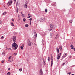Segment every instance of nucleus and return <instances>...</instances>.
<instances>
[{"instance_id": "15", "label": "nucleus", "mask_w": 75, "mask_h": 75, "mask_svg": "<svg viewBox=\"0 0 75 75\" xmlns=\"http://www.w3.org/2000/svg\"><path fill=\"white\" fill-rule=\"evenodd\" d=\"M62 54H61V53H59L57 55H58V56H59V57H61V55H62Z\"/></svg>"}, {"instance_id": "35", "label": "nucleus", "mask_w": 75, "mask_h": 75, "mask_svg": "<svg viewBox=\"0 0 75 75\" xmlns=\"http://www.w3.org/2000/svg\"><path fill=\"white\" fill-rule=\"evenodd\" d=\"M60 58V56H58L57 57V59H59Z\"/></svg>"}, {"instance_id": "50", "label": "nucleus", "mask_w": 75, "mask_h": 75, "mask_svg": "<svg viewBox=\"0 0 75 75\" xmlns=\"http://www.w3.org/2000/svg\"><path fill=\"white\" fill-rule=\"evenodd\" d=\"M8 70H10V68H8Z\"/></svg>"}, {"instance_id": "41", "label": "nucleus", "mask_w": 75, "mask_h": 75, "mask_svg": "<svg viewBox=\"0 0 75 75\" xmlns=\"http://www.w3.org/2000/svg\"><path fill=\"white\" fill-rule=\"evenodd\" d=\"M18 18H20V15H18Z\"/></svg>"}, {"instance_id": "1", "label": "nucleus", "mask_w": 75, "mask_h": 75, "mask_svg": "<svg viewBox=\"0 0 75 75\" xmlns=\"http://www.w3.org/2000/svg\"><path fill=\"white\" fill-rule=\"evenodd\" d=\"M15 42H14L12 45V48L14 50H16L18 48V45Z\"/></svg>"}, {"instance_id": "20", "label": "nucleus", "mask_w": 75, "mask_h": 75, "mask_svg": "<svg viewBox=\"0 0 75 75\" xmlns=\"http://www.w3.org/2000/svg\"><path fill=\"white\" fill-rule=\"evenodd\" d=\"M42 20H43V21H44L45 20V17H43L42 18Z\"/></svg>"}, {"instance_id": "22", "label": "nucleus", "mask_w": 75, "mask_h": 75, "mask_svg": "<svg viewBox=\"0 0 75 75\" xmlns=\"http://www.w3.org/2000/svg\"><path fill=\"white\" fill-rule=\"evenodd\" d=\"M25 27H28V24L25 25Z\"/></svg>"}, {"instance_id": "14", "label": "nucleus", "mask_w": 75, "mask_h": 75, "mask_svg": "<svg viewBox=\"0 0 75 75\" xmlns=\"http://www.w3.org/2000/svg\"><path fill=\"white\" fill-rule=\"evenodd\" d=\"M53 61H51V67H52V65L53 64Z\"/></svg>"}, {"instance_id": "46", "label": "nucleus", "mask_w": 75, "mask_h": 75, "mask_svg": "<svg viewBox=\"0 0 75 75\" xmlns=\"http://www.w3.org/2000/svg\"><path fill=\"white\" fill-rule=\"evenodd\" d=\"M73 49L74 51H75V48H74V47Z\"/></svg>"}, {"instance_id": "2", "label": "nucleus", "mask_w": 75, "mask_h": 75, "mask_svg": "<svg viewBox=\"0 0 75 75\" xmlns=\"http://www.w3.org/2000/svg\"><path fill=\"white\" fill-rule=\"evenodd\" d=\"M12 3H13V2H12V1L10 0L8 1V3H7V4L8 5L9 4V5H10V6H11Z\"/></svg>"}, {"instance_id": "36", "label": "nucleus", "mask_w": 75, "mask_h": 75, "mask_svg": "<svg viewBox=\"0 0 75 75\" xmlns=\"http://www.w3.org/2000/svg\"><path fill=\"white\" fill-rule=\"evenodd\" d=\"M17 13H18V8H17V9L16 10Z\"/></svg>"}, {"instance_id": "4", "label": "nucleus", "mask_w": 75, "mask_h": 75, "mask_svg": "<svg viewBox=\"0 0 75 75\" xmlns=\"http://www.w3.org/2000/svg\"><path fill=\"white\" fill-rule=\"evenodd\" d=\"M8 61H10V62H11V61H13V58H10V57H9L8 58Z\"/></svg>"}, {"instance_id": "26", "label": "nucleus", "mask_w": 75, "mask_h": 75, "mask_svg": "<svg viewBox=\"0 0 75 75\" xmlns=\"http://www.w3.org/2000/svg\"><path fill=\"white\" fill-rule=\"evenodd\" d=\"M6 12H4V13L3 14V16H4V15H5L6 14Z\"/></svg>"}, {"instance_id": "21", "label": "nucleus", "mask_w": 75, "mask_h": 75, "mask_svg": "<svg viewBox=\"0 0 75 75\" xmlns=\"http://www.w3.org/2000/svg\"><path fill=\"white\" fill-rule=\"evenodd\" d=\"M26 21V19L25 18H24L23 19V21L24 22H25V21Z\"/></svg>"}, {"instance_id": "23", "label": "nucleus", "mask_w": 75, "mask_h": 75, "mask_svg": "<svg viewBox=\"0 0 75 75\" xmlns=\"http://www.w3.org/2000/svg\"><path fill=\"white\" fill-rule=\"evenodd\" d=\"M65 57V56H63L62 57V59L61 60H62L63 59H64V57Z\"/></svg>"}, {"instance_id": "38", "label": "nucleus", "mask_w": 75, "mask_h": 75, "mask_svg": "<svg viewBox=\"0 0 75 75\" xmlns=\"http://www.w3.org/2000/svg\"><path fill=\"white\" fill-rule=\"evenodd\" d=\"M52 28H51L49 30V31H52Z\"/></svg>"}, {"instance_id": "17", "label": "nucleus", "mask_w": 75, "mask_h": 75, "mask_svg": "<svg viewBox=\"0 0 75 75\" xmlns=\"http://www.w3.org/2000/svg\"><path fill=\"white\" fill-rule=\"evenodd\" d=\"M21 16H22L23 17H25V15L24 14H22Z\"/></svg>"}, {"instance_id": "3", "label": "nucleus", "mask_w": 75, "mask_h": 75, "mask_svg": "<svg viewBox=\"0 0 75 75\" xmlns=\"http://www.w3.org/2000/svg\"><path fill=\"white\" fill-rule=\"evenodd\" d=\"M40 75H42L43 74V72H42V69H40Z\"/></svg>"}, {"instance_id": "18", "label": "nucleus", "mask_w": 75, "mask_h": 75, "mask_svg": "<svg viewBox=\"0 0 75 75\" xmlns=\"http://www.w3.org/2000/svg\"><path fill=\"white\" fill-rule=\"evenodd\" d=\"M5 53L6 52H4L2 53V54L4 55V56L6 55V54H5Z\"/></svg>"}, {"instance_id": "25", "label": "nucleus", "mask_w": 75, "mask_h": 75, "mask_svg": "<svg viewBox=\"0 0 75 75\" xmlns=\"http://www.w3.org/2000/svg\"><path fill=\"white\" fill-rule=\"evenodd\" d=\"M11 26H14V23H11Z\"/></svg>"}, {"instance_id": "11", "label": "nucleus", "mask_w": 75, "mask_h": 75, "mask_svg": "<svg viewBox=\"0 0 75 75\" xmlns=\"http://www.w3.org/2000/svg\"><path fill=\"white\" fill-rule=\"evenodd\" d=\"M18 2H19V0H17V3H16V6H18Z\"/></svg>"}, {"instance_id": "53", "label": "nucleus", "mask_w": 75, "mask_h": 75, "mask_svg": "<svg viewBox=\"0 0 75 75\" xmlns=\"http://www.w3.org/2000/svg\"><path fill=\"white\" fill-rule=\"evenodd\" d=\"M31 21H30V25H31Z\"/></svg>"}, {"instance_id": "7", "label": "nucleus", "mask_w": 75, "mask_h": 75, "mask_svg": "<svg viewBox=\"0 0 75 75\" xmlns=\"http://www.w3.org/2000/svg\"><path fill=\"white\" fill-rule=\"evenodd\" d=\"M28 44L29 46H31V42H30V40L29 39L28 40Z\"/></svg>"}, {"instance_id": "24", "label": "nucleus", "mask_w": 75, "mask_h": 75, "mask_svg": "<svg viewBox=\"0 0 75 75\" xmlns=\"http://www.w3.org/2000/svg\"><path fill=\"white\" fill-rule=\"evenodd\" d=\"M11 74V73L10 72H8L7 74V75H10Z\"/></svg>"}, {"instance_id": "39", "label": "nucleus", "mask_w": 75, "mask_h": 75, "mask_svg": "<svg viewBox=\"0 0 75 75\" xmlns=\"http://www.w3.org/2000/svg\"><path fill=\"white\" fill-rule=\"evenodd\" d=\"M12 21H14V19L12 18Z\"/></svg>"}, {"instance_id": "62", "label": "nucleus", "mask_w": 75, "mask_h": 75, "mask_svg": "<svg viewBox=\"0 0 75 75\" xmlns=\"http://www.w3.org/2000/svg\"><path fill=\"white\" fill-rule=\"evenodd\" d=\"M11 41H12V40H11L10 42H11Z\"/></svg>"}, {"instance_id": "32", "label": "nucleus", "mask_w": 75, "mask_h": 75, "mask_svg": "<svg viewBox=\"0 0 75 75\" xmlns=\"http://www.w3.org/2000/svg\"><path fill=\"white\" fill-rule=\"evenodd\" d=\"M47 11H48V10H47V9H45V12H46V13H47Z\"/></svg>"}, {"instance_id": "54", "label": "nucleus", "mask_w": 75, "mask_h": 75, "mask_svg": "<svg viewBox=\"0 0 75 75\" xmlns=\"http://www.w3.org/2000/svg\"><path fill=\"white\" fill-rule=\"evenodd\" d=\"M23 47H24V45H23Z\"/></svg>"}, {"instance_id": "16", "label": "nucleus", "mask_w": 75, "mask_h": 75, "mask_svg": "<svg viewBox=\"0 0 75 75\" xmlns=\"http://www.w3.org/2000/svg\"><path fill=\"white\" fill-rule=\"evenodd\" d=\"M67 53H64V56L65 57H66L67 56Z\"/></svg>"}, {"instance_id": "49", "label": "nucleus", "mask_w": 75, "mask_h": 75, "mask_svg": "<svg viewBox=\"0 0 75 75\" xmlns=\"http://www.w3.org/2000/svg\"><path fill=\"white\" fill-rule=\"evenodd\" d=\"M62 65H63V66H64V65H65V63H64Z\"/></svg>"}, {"instance_id": "28", "label": "nucleus", "mask_w": 75, "mask_h": 75, "mask_svg": "<svg viewBox=\"0 0 75 75\" xmlns=\"http://www.w3.org/2000/svg\"><path fill=\"white\" fill-rule=\"evenodd\" d=\"M48 60L49 62H50V57H48Z\"/></svg>"}, {"instance_id": "61", "label": "nucleus", "mask_w": 75, "mask_h": 75, "mask_svg": "<svg viewBox=\"0 0 75 75\" xmlns=\"http://www.w3.org/2000/svg\"><path fill=\"white\" fill-rule=\"evenodd\" d=\"M50 55H51V56H52V54H51Z\"/></svg>"}, {"instance_id": "56", "label": "nucleus", "mask_w": 75, "mask_h": 75, "mask_svg": "<svg viewBox=\"0 0 75 75\" xmlns=\"http://www.w3.org/2000/svg\"><path fill=\"white\" fill-rule=\"evenodd\" d=\"M21 14H23V12H21Z\"/></svg>"}, {"instance_id": "5", "label": "nucleus", "mask_w": 75, "mask_h": 75, "mask_svg": "<svg viewBox=\"0 0 75 75\" xmlns=\"http://www.w3.org/2000/svg\"><path fill=\"white\" fill-rule=\"evenodd\" d=\"M59 48L60 50V51L62 52L63 51L62 47L61 46H59Z\"/></svg>"}, {"instance_id": "45", "label": "nucleus", "mask_w": 75, "mask_h": 75, "mask_svg": "<svg viewBox=\"0 0 75 75\" xmlns=\"http://www.w3.org/2000/svg\"><path fill=\"white\" fill-rule=\"evenodd\" d=\"M9 58H13V57H12L11 56H10Z\"/></svg>"}, {"instance_id": "42", "label": "nucleus", "mask_w": 75, "mask_h": 75, "mask_svg": "<svg viewBox=\"0 0 75 75\" xmlns=\"http://www.w3.org/2000/svg\"><path fill=\"white\" fill-rule=\"evenodd\" d=\"M30 17H31V16H29V17H28L27 18H30Z\"/></svg>"}, {"instance_id": "6", "label": "nucleus", "mask_w": 75, "mask_h": 75, "mask_svg": "<svg viewBox=\"0 0 75 75\" xmlns=\"http://www.w3.org/2000/svg\"><path fill=\"white\" fill-rule=\"evenodd\" d=\"M13 41H15L16 40V36H14L13 37Z\"/></svg>"}, {"instance_id": "12", "label": "nucleus", "mask_w": 75, "mask_h": 75, "mask_svg": "<svg viewBox=\"0 0 75 75\" xmlns=\"http://www.w3.org/2000/svg\"><path fill=\"white\" fill-rule=\"evenodd\" d=\"M56 50H57V54H58V53H59V49L58 48H56Z\"/></svg>"}, {"instance_id": "57", "label": "nucleus", "mask_w": 75, "mask_h": 75, "mask_svg": "<svg viewBox=\"0 0 75 75\" xmlns=\"http://www.w3.org/2000/svg\"><path fill=\"white\" fill-rule=\"evenodd\" d=\"M14 1L16 2V0H13Z\"/></svg>"}, {"instance_id": "30", "label": "nucleus", "mask_w": 75, "mask_h": 75, "mask_svg": "<svg viewBox=\"0 0 75 75\" xmlns=\"http://www.w3.org/2000/svg\"><path fill=\"white\" fill-rule=\"evenodd\" d=\"M70 23H72V20H70V21H69Z\"/></svg>"}, {"instance_id": "40", "label": "nucleus", "mask_w": 75, "mask_h": 75, "mask_svg": "<svg viewBox=\"0 0 75 75\" xmlns=\"http://www.w3.org/2000/svg\"><path fill=\"white\" fill-rule=\"evenodd\" d=\"M1 39H3L4 38V37L2 36L1 37Z\"/></svg>"}, {"instance_id": "60", "label": "nucleus", "mask_w": 75, "mask_h": 75, "mask_svg": "<svg viewBox=\"0 0 75 75\" xmlns=\"http://www.w3.org/2000/svg\"><path fill=\"white\" fill-rule=\"evenodd\" d=\"M42 44L43 45H44V43H42Z\"/></svg>"}, {"instance_id": "29", "label": "nucleus", "mask_w": 75, "mask_h": 75, "mask_svg": "<svg viewBox=\"0 0 75 75\" xmlns=\"http://www.w3.org/2000/svg\"><path fill=\"white\" fill-rule=\"evenodd\" d=\"M25 6H25V8H27V4H25Z\"/></svg>"}, {"instance_id": "58", "label": "nucleus", "mask_w": 75, "mask_h": 75, "mask_svg": "<svg viewBox=\"0 0 75 75\" xmlns=\"http://www.w3.org/2000/svg\"><path fill=\"white\" fill-rule=\"evenodd\" d=\"M28 16H30V14H29V13L28 14Z\"/></svg>"}, {"instance_id": "33", "label": "nucleus", "mask_w": 75, "mask_h": 75, "mask_svg": "<svg viewBox=\"0 0 75 75\" xmlns=\"http://www.w3.org/2000/svg\"><path fill=\"white\" fill-rule=\"evenodd\" d=\"M15 56H16V55H17V53H15L14 54H13Z\"/></svg>"}, {"instance_id": "27", "label": "nucleus", "mask_w": 75, "mask_h": 75, "mask_svg": "<svg viewBox=\"0 0 75 75\" xmlns=\"http://www.w3.org/2000/svg\"><path fill=\"white\" fill-rule=\"evenodd\" d=\"M21 50H23V46H21Z\"/></svg>"}, {"instance_id": "37", "label": "nucleus", "mask_w": 75, "mask_h": 75, "mask_svg": "<svg viewBox=\"0 0 75 75\" xmlns=\"http://www.w3.org/2000/svg\"><path fill=\"white\" fill-rule=\"evenodd\" d=\"M30 21H32V18H30L29 19Z\"/></svg>"}, {"instance_id": "13", "label": "nucleus", "mask_w": 75, "mask_h": 75, "mask_svg": "<svg viewBox=\"0 0 75 75\" xmlns=\"http://www.w3.org/2000/svg\"><path fill=\"white\" fill-rule=\"evenodd\" d=\"M42 63L43 64V65H45V61H44V59H43V60Z\"/></svg>"}, {"instance_id": "8", "label": "nucleus", "mask_w": 75, "mask_h": 75, "mask_svg": "<svg viewBox=\"0 0 75 75\" xmlns=\"http://www.w3.org/2000/svg\"><path fill=\"white\" fill-rule=\"evenodd\" d=\"M34 35L35 36L34 38H37V33H36V32H34Z\"/></svg>"}, {"instance_id": "55", "label": "nucleus", "mask_w": 75, "mask_h": 75, "mask_svg": "<svg viewBox=\"0 0 75 75\" xmlns=\"http://www.w3.org/2000/svg\"><path fill=\"white\" fill-rule=\"evenodd\" d=\"M34 45H37L36 44H35V43H34Z\"/></svg>"}, {"instance_id": "59", "label": "nucleus", "mask_w": 75, "mask_h": 75, "mask_svg": "<svg viewBox=\"0 0 75 75\" xmlns=\"http://www.w3.org/2000/svg\"><path fill=\"white\" fill-rule=\"evenodd\" d=\"M71 75H75V74H71Z\"/></svg>"}, {"instance_id": "31", "label": "nucleus", "mask_w": 75, "mask_h": 75, "mask_svg": "<svg viewBox=\"0 0 75 75\" xmlns=\"http://www.w3.org/2000/svg\"><path fill=\"white\" fill-rule=\"evenodd\" d=\"M19 71H20V72H21V71H22V69H21V68H20V69H19Z\"/></svg>"}, {"instance_id": "43", "label": "nucleus", "mask_w": 75, "mask_h": 75, "mask_svg": "<svg viewBox=\"0 0 75 75\" xmlns=\"http://www.w3.org/2000/svg\"><path fill=\"white\" fill-rule=\"evenodd\" d=\"M2 21L1 20H0V24H1Z\"/></svg>"}, {"instance_id": "34", "label": "nucleus", "mask_w": 75, "mask_h": 75, "mask_svg": "<svg viewBox=\"0 0 75 75\" xmlns=\"http://www.w3.org/2000/svg\"><path fill=\"white\" fill-rule=\"evenodd\" d=\"M52 6H54V7H56V5L55 4H53L52 5Z\"/></svg>"}, {"instance_id": "19", "label": "nucleus", "mask_w": 75, "mask_h": 75, "mask_svg": "<svg viewBox=\"0 0 75 75\" xmlns=\"http://www.w3.org/2000/svg\"><path fill=\"white\" fill-rule=\"evenodd\" d=\"M70 47H71V49H73L74 48V46L71 45L70 46Z\"/></svg>"}, {"instance_id": "48", "label": "nucleus", "mask_w": 75, "mask_h": 75, "mask_svg": "<svg viewBox=\"0 0 75 75\" xmlns=\"http://www.w3.org/2000/svg\"><path fill=\"white\" fill-rule=\"evenodd\" d=\"M1 62H2V63H3V62H4V61H3V60Z\"/></svg>"}, {"instance_id": "64", "label": "nucleus", "mask_w": 75, "mask_h": 75, "mask_svg": "<svg viewBox=\"0 0 75 75\" xmlns=\"http://www.w3.org/2000/svg\"><path fill=\"white\" fill-rule=\"evenodd\" d=\"M74 1H75V0H74Z\"/></svg>"}, {"instance_id": "10", "label": "nucleus", "mask_w": 75, "mask_h": 75, "mask_svg": "<svg viewBox=\"0 0 75 75\" xmlns=\"http://www.w3.org/2000/svg\"><path fill=\"white\" fill-rule=\"evenodd\" d=\"M58 37H59V34H57L56 35L55 38V39H57Z\"/></svg>"}, {"instance_id": "44", "label": "nucleus", "mask_w": 75, "mask_h": 75, "mask_svg": "<svg viewBox=\"0 0 75 75\" xmlns=\"http://www.w3.org/2000/svg\"><path fill=\"white\" fill-rule=\"evenodd\" d=\"M42 43H43V42H44V40H42Z\"/></svg>"}, {"instance_id": "63", "label": "nucleus", "mask_w": 75, "mask_h": 75, "mask_svg": "<svg viewBox=\"0 0 75 75\" xmlns=\"http://www.w3.org/2000/svg\"><path fill=\"white\" fill-rule=\"evenodd\" d=\"M69 75H71V74H70V73H69Z\"/></svg>"}, {"instance_id": "51", "label": "nucleus", "mask_w": 75, "mask_h": 75, "mask_svg": "<svg viewBox=\"0 0 75 75\" xmlns=\"http://www.w3.org/2000/svg\"><path fill=\"white\" fill-rule=\"evenodd\" d=\"M51 58H53V57L52 56H51Z\"/></svg>"}, {"instance_id": "52", "label": "nucleus", "mask_w": 75, "mask_h": 75, "mask_svg": "<svg viewBox=\"0 0 75 75\" xmlns=\"http://www.w3.org/2000/svg\"><path fill=\"white\" fill-rule=\"evenodd\" d=\"M27 3H28V1H26L25 2L26 4H27Z\"/></svg>"}, {"instance_id": "9", "label": "nucleus", "mask_w": 75, "mask_h": 75, "mask_svg": "<svg viewBox=\"0 0 75 75\" xmlns=\"http://www.w3.org/2000/svg\"><path fill=\"white\" fill-rule=\"evenodd\" d=\"M50 28H52L54 27V25L53 24H51L50 25Z\"/></svg>"}, {"instance_id": "47", "label": "nucleus", "mask_w": 75, "mask_h": 75, "mask_svg": "<svg viewBox=\"0 0 75 75\" xmlns=\"http://www.w3.org/2000/svg\"><path fill=\"white\" fill-rule=\"evenodd\" d=\"M51 60H52V61H53V59H52V58H51Z\"/></svg>"}]
</instances>
